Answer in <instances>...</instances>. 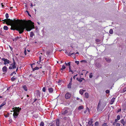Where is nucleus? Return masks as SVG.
<instances>
[{
  "label": "nucleus",
  "mask_w": 126,
  "mask_h": 126,
  "mask_svg": "<svg viewBox=\"0 0 126 126\" xmlns=\"http://www.w3.org/2000/svg\"><path fill=\"white\" fill-rule=\"evenodd\" d=\"M8 25L11 26V29L16 30L18 31L20 34L22 33L25 29L27 31H30L34 27V23L30 20L28 21L18 20L16 21V22L10 19H8Z\"/></svg>",
  "instance_id": "1"
},
{
  "label": "nucleus",
  "mask_w": 126,
  "mask_h": 126,
  "mask_svg": "<svg viewBox=\"0 0 126 126\" xmlns=\"http://www.w3.org/2000/svg\"><path fill=\"white\" fill-rule=\"evenodd\" d=\"M21 110V109H19V107L16 108L15 109V111L13 113V116L14 117L16 118L17 117L18 115L19 112Z\"/></svg>",
  "instance_id": "2"
},
{
  "label": "nucleus",
  "mask_w": 126,
  "mask_h": 126,
  "mask_svg": "<svg viewBox=\"0 0 126 126\" xmlns=\"http://www.w3.org/2000/svg\"><path fill=\"white\" fill-rule=\"evenodd\" d=\"M1 63L0 62V63H3V61L4 62V64L5 65L8 63V60L7 59H5L4 58H3L1 59Z\"/></svg>",
  "instance_id": "3"
},
{
  "label": "nucleus",
  "mask_w": 126,
  "mask_h": 126,
  "mask_svg": "<svg viewBox=\"0 0 126 126\" xmlns=\"http://www.w3.org/2000/svg\"><path fill=\"white\" fill-rule=\"evenodd\" d=\"M16 63L14 62L13 64H12L11 65V66H9V69H14L15 68H16Z\"/></svg>",
  "instance_id": "4"
},
{
  "label": "nucleus",
  "mask_w": 126,
  "mask_h": 126,
  "mask_svg": "<svg viewBox=\"0 0 126 126\" xmlns=\"http://www.w3.org/2000/svg\"><path fill=\"white\" fill-rule=\"evenodd\" d=\"M71 96V94L69 92H67L65 95V97L66 99H69Z\"/></svg>",
  "instance_id": "5"
},
{
  "label": "nucleus",
  "mask_w": 126,
  "mask_h": 126,
  "mask_svg": "<svg viewBox=\"0 0 126 126\" xmlns=\"http://www.w3.org/2000/svg\"><path fill=\"white\" fill-rule=\"evenodd\" d=\"M5 16L6 19L3 20L2 21L5 22V23L8 25V13H7L6 14Z\"/></svg>",
  "instance_id": "6"
},
{
  "label": "nucleus",
  "mask_w": 126,
  "mask_h": 126,
  "mask_svg": "<svg viewBox=\"0 0 126 126\" xmlns=\"http://www.w3.org/2000/svg\"><path fill=\"white\" fill-rule=\"evenodd\" d=\"M93 121L92 120H90L88 121V125L89 126H93L94 124H92L93 123Z\"/></svg>",
  "instance_id": "7"
},
{
  "label": "nucleus",
  "mask_w": 126,
  "mask_h": 126,
  "mask_svg": "<svg viewBox=\"0 0 126 126\" xmlns=\"http://www.w3.org/2000/svg\"><path fill=\"white\" fill-rule=\"evenodd\" d=\"M68 112V111L67 110H65L63 111V110L61 112V114L63 115H65Z\"/></svg>",
  "instance_id": "8"
},
{
  "label": "nucleus",
  "mask_w": 126,
  "mask_h": 126,
  "mask_svg": "<svg viewBox=\"0 0 126 126\" xmlns=\"http://www.w3.org/2000/svg\"><path fill=\"white\" fill-rule=\"evenodd\" d=\"M2 70L3 72L5 73L7 71V67L5 66H4L2 68Z\"/></svg>",
  "instance_id": "9"
},
{
  "label": "nucleus",
  "mask_w": 126,
  "mask_h": 126,
  "mask_svg": "<svg viewBox=\"0 0 126 126\" xmlns=\"http://www.w3.org/2000/svg\"><path fill=\"white\" fill-rule=\"evenodd\" d=\"M72 51H71L70 52H67V54L69 56H70L71 55L75 54V52H72Z\"/></svg>",
  "instance_id": "10"
},
{
  "label": "nucleus",
  "mask_w": 126,
  "mask_h": 126,
  "mask_svg": "<svg viewBox=\"0 0 126 126\" xmlns=\"http://www.w3.org/2000/svg\"><path fill=\"white\" fill-rule=\"evenodd\" d=\"M115 98H112L111 100L110 101V104H112L115 101Z\"/></svg>",
  "instance_id": "11"
},
{
  "label": "nucleus",
  "mask_w": 126,
  "mask_h": 126,
  "mask_svg": "<svg viewBox=\"0 0 126 126\" xmlns=\"http://www.w3.org/2000/svg\"><path fill=\"white\" fill-rule=\"evenodd\" d=\"M56 124L57 126H60V120L59 119L57 120L56 121Z\"/></svg>",
  "instance_id": "12"
},
{
  "label": "nucleus",
  "mask_w": 126,
  "mask_h": 126,
  "mask_svg": "<svg viewBox=\"0 0 126 126\" xmlns=\"http://www.w3.org/2000/svg\"><path fill=\"white\" fill-rule=\"evenodd\" d=\"M85 91L86 90L81 89L80 90L79 92L80 94L81 95H82L83 94V92Z\"/></svg>",
  "instance_id": "13"
},
{
  "label": "nucleus",
  "mask_w": 126,
  "mask_h": 126,
  "mask_svg": "<svg viewBox=\"0 0 126 126\" xmlns=\"http://www.w3.org/2000/svg\"><path fill=\"white\" fill-rule=\"evenodd\" d=\"M21 38V37H17L13 39V41H16L17 40L20 39Z\"/></svg>",
  "instance_id": "14"
},
{
  "label": "nucleus",
  "mask_w": 126,
  "mask_h": 126,
  "mask_svg": "<svg viewBox=\"0 0 126 126\" xmlns=\"http://www.w3.org/2000/svg\"><path fill=\"white\" fill-rule=\"evenodd\" d=\"M100 101H99V103L98 104V106H97V108L98 109H99L101 107V104L100 103Z\"/></svg>",
  "instance_id": "15"
},
{
  "label": "nucleus",
  "mask_w": 126,
  "mask_h": 126,
  "mask_svg": "<svg viewBox=\"0 0 126 126\" xmlns=\"http://www.w3.org/2000/svg\"><path fill=\"white\" fill-rule=\"evenodd\" d=\"M48 90L49 92L50 93H52V92L53 91V90L52 88H48Z\"/></svg>",
  "instance_id": "16"
},
{
  "label": "nucleus",
  "mask_w": 126,
  "mask_h": 126,
  "mask_svg": "<svg viewBox=\"0 0 126 126\" xmlns=\"http://www.w3.org/2000/svg\"><path fill=\"white\" fill-rule=\"evenodd\" d=\"M121 122L123 124V126H124L125 124V122L124 119H122L121 120Z\"/></svg>",
  "instance_id": "17"
},
{
  "label": "nucleus",
  "mask_w": 126,
  "mask_h": 126,
  "mask_svg": "<svg viewBox=\"0 0 126 126\" xmlns=\"http://www.w3.org/2000/svg\"><path fill=\"white\" fill-rule=\"evenodd\" d=\"M76 79L79 82H81L82 81V79H81L80 78H77Z\"/></svg>",
  "instance_id": "18"
},
{
  "label": "nucleus",
  "mask_w": 126,
  "mask_h": 126,
  "mask_svg": "<svg viewBox=\"0 0 126 126\" xmlns=\"http://www.w3.org/2000/svg\"><path fill=\"white\" fill-rule=\"evenodd\" d=\"M83 109V106H80L78 108V110H80L82 109Z\"/></svg>",
  "instance_id": "19"
},
{
  "label": "nucleus",
  "mask_w": 126,
  "mask_h": 126,
  "mask_svg": "<svg viewBox=\"0 0 126 126\" xmlns=\"http://www.w3.org/2000/svg\"><path fill=\"white\" fill-rule=\"evenodd\" d=\"M23 89L26 91H27V87L25 85H24L23 86Z\"/></svg>",
  "instance_id": "20"
},
{
  "label": "nucleus",
  "mask_w": 126,
  "mask_h": 126,
  "mask_svg": "<svg viewBox=\"0 0 126 126\" xmlns=\"http://www.w3.org/2000/svg\"><path fill=\"white\" fill-rule=\"evenodd\" d=\"M6 104L5 103H3L0 106V109H1V107L4 105Z\"/></svg>",
  "instance_id": "21"
},
{
  "label": "nucleus",
  "mask_w": 126,
  "mask_h": 126,
  "mask_svg": "<svg viewBox=\"0 0 126 126\" xmlns=\"http://www.w3.org/2000/svg\"><path fill=\"white\" fill-rule=\"evenodd\" d=\"M85 97L86 98H88L89 97L88 94L86 93L85 94Z\"/></svg>",
  "instance_id": "22"
},
{
  "label": "nucleus",
  "mask_w": 126,
  "mask_h": 126,
  "mask_svg": "<svg viewBox=\"0 0 126 126\" xmlns=\"http://www.w3.org/2000/svg\"><path fill=\"white\" fill-rule=\"evenodd\" d=\"M96 66L98 68L100 67L101 66V65L98 63H96Z\"/></svg>",
  "instance_id": "23"
},
{
  "label": "nucleus",
  "mask_w": 126,
  "mask_h": 126,
  "mask_svg": "<svg viewBox=\"0 0 126 126\" xmlns=\"http://www.w3.org/2000/svg\"><path fill=\"white\" fill-rule=\"evenodd\" d=\"M71 82H70L69 84L68 85V88H71Z\"/></svg>",
  "instance_id": "24"
},
{
  "label": "nucleus",
  "mask_w": 126,
  "mask_h": 126,
  "mask_svg": "<svg viewBox=\"0 0 126 126\" xmlns=\"http://www.w3.org/2000/svg\"><path fill=\"white\" fill-rule=\"evenodd\" d=\"M113 33V31L112 29H110L109 31V33L111 34H112Z\"/></svg>",
  "instance_id": "25"
},
{
  "label": "nucleus",
  "mask_w": 126,
  "mask_h": 126,
  "mask_svg": "<svg viewBox=\"0 0 126 126\" xmlns=\"http://www.w3.org/2000/svg\"><path fill=\"white\" fill-rule=\"evenodd\" d=\"M3 29L5 30H8V27L6 26H5L3 27Z\"/></svg>",
  "instance_id": "26"
},
{
  "label": "nucleus",
  "mask_w": 126,
  "mask_h": 126,
  "mask_svg": "<svg viewBox=\"0 0 126 126\" xmlns=\"http://www.w3.org/2000/svg\"><path fill=\"white\" fill-rule=\"evenodd\" d=\"M70 62H69L68 63H66V62H65V64H66V66H70Z\"/></svg>",
  "instance_id": "27"
},
{
  "label": "nucleus",
  "mask_w": 126,
  "mask_h": 126,
  "mask_svg": "<svg viewBox=\"0 0 126 126\" xmlns=\"http://www.w3.org/2000/svg\"><path fill=\"white\" fill-rule=\"evenodd\" d=\"M33 35H34V33L33 32H31L30 34V37H32Z\"/></svg>",
  "instance_id": "28"
},
{
  "label": "nucleus",
  "mask_w": 126,
  "mask_h": 126,
  "mask_svg": "<svg viewBox=\"0 0 126 126\" xmlns=\"http://www.w3.org/2000/svg\"><path fill=\"white\" fill-rule=\"evenodd\" d=\"M89 111V109L87 107L86 108V110L84 111V113H86L87 111Z\"/></svg>",
  "instance_id": "29"
},
{
  "label": "nucleus",
  "mask_w": 126,
  "mask_h": 126,
  "mask_svg": "<svg viewBox=\"0 0 126 126\" xmlns=\"http://www.w3.org/2000/svg\"><path fill=\"white\" fill-rule=\"evenodd\" d=\"M44 122H41L40 124V126H44Z\"/></svg>",
  "instance_id": "30"
},
{
  "label": "nucleus",
  "mask_w": 126,
  "mask_h": 126,
  "mask_svg": "<svg viewBox=\"0 0 126 126\" xmlns=\"http://www.w3.org/2000/svg\"><path fill=\"white\" fill-rule=\"evenodd\" d=\"M16 79V78H15L14 77H12L11 79V81H14Z\"/></svg>",
  "instance_id": "31"
},
{
  "label": "nucleus",
  "mask_w": 126,
  "mask_h": 126,
  "mask_svg": "<svg viewBox=\"0 0 126 126\" xmlns=\"http://www.w3.org/2000/svg\"><path fill=\"white\" fill-rule=\"evenodd\" d=\"M39 68L38 67L36 66L33 69V71H34L35 70L38 69Z\"/></svg>",
  "instance_id": "32"
},
{
  "label": "nucleus",
  "mask_w": 126,
  "mask_h": 126,
  "mask_svg": "<svg viewBox=\"0 0 126 126\" xmlns=\"http://www.w3.org/2000/svg\"><path fill=\"white\" fill-rule=\"evenodd\" d=\"M105 59L107 62H110L111 61V60L109 59L105 58Z\"/></svg>",
  "instance_id": "33"
},
{
  "label": "nucleus",
  "mask_w": 126,
  "mask_h": 126,
  "mask_svg": "<svg viewBox=\"0 0 126 126\" xmlns=\"http://www.w3.org/2000/svg\"><path fill=\"white\" fill-rule=\"evenodd\" d=\"M65 68V66L63 65L62 66V68L61 69V70H63V69H64Z\"/></svg>",
  "instance_id": "34"
},
{
  "label": "nucleus",
  "mask_w": 126,
  "mask_h": 126,
  "mask_svg": "<svg viewBox=\"0 0 126 126\" xmlns=\"http://www.w3.org/2000/svg\"><path fill=\"white\" fill-rule=\"evenodd\" d=\"M98 122H95V126H98Z\"/></svg>",
  "instance_id": "35"
},
{
  "label": "nucleus",
  "mask_w": 126,
  "mask_h": 126,
  "mask_svg": "<svg viewBox=\"0 0 126 126\" xmlns=\"http://www.w3.org/2000/svg\"><path fill=\"white\" fill-rule=\"evenodd\" d=\"M16 74V72L15 71H14L11 73V74L10 75L12 76L13 74Z\"/></svg>",
  "instance_id": "36"
},
{
  "label": "nucleus",
  "mask_w": 126,
  "mask_h": 126,
  "mask_svg": "<svg viewBox=\"0 0 126 126\" xmlns=\"http://www.w3.org/2000/svg\"><path fill=\"white\" fill-rule=\"evenodd\" d=\"M93 77L92 73H90L89 75V77L90 78H91Z\"/></svg>",
  "instance_id": "37"
},
{
  "label": "nucleus",
  "mask_w": 126,
  "mask_h": 126,
  "mask_svg": "<svg viewBox=\"0 0 126 126\" xmlns=\"http://www.w3.org/2000/svg\"><path fill=\"white\" fill-rule=\"evenodd\" d=\"M120 119V117L119 115H118L117 116V119L118 120H119Z\"/></svg>",
  "instance_id": "38"
},
{
  "label": "nucleus",
  "mask_w": 126,
  "mask_h": 126,
  "mask_svg": "<svg viewBox=\"0 0 126 126\" xmlns=\"http://www.w3.org/2000/svg\"><path fill=\"white\" fill-rule=\"evenodd\" d=\"M42 91L43 92H45L46 91V88L45 87H44L42 89Z\"/></svg>",
  "instance_id": "39"
},
{
  "label": "nucleus",
  "mask_w": 126,
  "mask_h": 126,
  "mask_svg": "<svg viewBox=\"0 0 126 126\" xmlns=\"http://www.w3.org/2000/svg\"><path fill=\"white\" fill-rule=\"evenodd\" d=\"M102 126H108L107 123H104L102 125Z\"/></svg>",
  "instance_id": "40"
},
{
  "label": "nucleus",
  "mask_w": 126,
  "mask_h": 126,
  "mask_svg": "<svg viewBox=\"0 0 126 126\" xmlns=\"http://www.w3.org/2000/svg\"><path fill=\"white\" fill-rule=\"evenodd\" d=\"M87 61L85 60H83L81 61V62H83L84 63H87Z\"/></svg>",
  "instance_id": "41"
},
{
  "label": "nucleus",
  "mask_w": 126,
  "mask_h": 126,
  "mask_svg": "<svg viewBox=\"0 0 126 126\" xmlns=\"http://www.w3.org/2000/svg\"><path fill=\"white\" fill-rule=\"evenodd\" d=\"M106 92L107 94H108L110 92V91L108 90H107L106 91Z\"/></svg>",
  "instance_id": "42"
},
{
  "label": "nucleus",
  "mask_w": 126,
  "mask_h": 126,
  "mask_svg": "<svg viewBox=\"0 0 126 126\" xmlns=\"http://www.w3.org/2000/svg\"><path fill=\"white\" fill-rule=\"evenodd\" d=\"M37 93H38V95H39L40 96V92H39V91L38 90H37Z\"/></svg>",
  "instance_id": "43"
},
{
  "label": "nucleus",
  "mask_w": 126,
  "mask_h": 126,
  "mask_svg": "<svg viewBox=\"0 0 126 126\" xmlns=\"http://www.w3.org/2000/svg\"><path fill=\"white\" fill-rule=\"evenodd\" d=\"M75 63H76L77 64H78L79 63V61H76L75 62Z\"/></svg>",
  "instance_id": "44"
},
{
  "label": "nucleus",
  "mask_w": 126,
  "mask_h": 126,
  "mask_svg": "<svg viewBox=\"0 0 126 126\" xmlns=\"http://www.w3.org/2000/svg\"><path fill=\"white\" fill-rule=\"evenodd\" d=\"M69 72H72L73 71H72L71 70V67H70V66H69Z\"/></svg>",
  "instance_id": "45"
},
{
  "label": "nucleus",
  "mask_w": 126,
  "mask_h": 126,
  "mask_svg": "<svg viewBox=\"0 0 126 126\" xmlns=\"http://www.w3.org/2000/svg\"><path fill=\"white\" fill-rule=\"evenodd\" d=\"M96 41L97 42H99L100 41V40L98 39H96Z\"/></svg>",
  "instance_id": "46"
},
{
  "label": "nucleus",
  "mask_w": 126,
  "mask_h": 126,
  "mask_svg": "<svg viewBox=\"0 0 126 126\" xmlns=\"http://www.w3.org/2000/svg\"><path fill=\"white\" fill-rule=\"evenodd\" d=\"M115 126H120V124L119 123H117Z\"/></svg>",
  "instance_id": "47"
},
{
  "label": "nucleus",
  "mask_w": 126,
  "mask_h": 126,
  "mask_svg": "<svg viewBox=\"0 0 126 126\" xmlns=\"http://www.w3.org/2000/svg\"><path fill=\"white\" fill-rule=\"evenodd\" d=\"M123 91L124 92L126 91V88H124L123 89Z\"/></svg>",
  "instance_id": "48"
},
{
  "label": "nucleus",
  "mask_w": 126,
  "mask_h": 126,
  "mask_svg": "<svg viewBox=\"0 0 126 126\" xmlns=\"http://www.w3.org/2000/svg\"><path fill=\"white\" fill-rule=\"evenodd\" d=\"M26 12H27V13H28V15L30 16H31V15L30 14H29V12L27 11H26Z\"/></svg>",
  "instance_id": "49"
},
{
  "label": "nucleus",
  "mask_w": 126,
  "mask_h": 126,
  "mask_svg": "<svg viewBox=\"0 0 126 126\" xmlns=\"http://www.w3.org/2000/svg\"><path fill=\"white\" fill-rule=\"evenodd\" d=\"M9 47L10 48L11 51H12L13 48L12 47H11L10 46H9Z\"/></svg>",
  "instance_id": "50"
},
{
  "label": "nucleus",
  "mask_w": 126,
  "mask_h": 126,
  "mask_svg": "<svg viewBox=\"0 0 126 126\" xmlns=\"http://www.w3.org/2000/svg\"><path fill=\"white\" fill-rule=\"evenodd\" d=\"M4 116L6 117H8V113H7V114L6 115H5Z\"/></svg>",
  "instance_id": "51"
},
{
  "label": "nucleus",
  "mask_w": 126,
  "mask_h": 126,
  "mask_svg": "<svg viewBox=\"0 0 126 126\" xmlns=\"http://www.w3.org/2000/svg\"><path fill=\"white\" fill-rule=\"evenodd\" d=\"M24 53L25 54V55H26V50L25 49V50L24 51Z\"/></svg>",
  "instance_id": "52"
},
{
  "label": "nucleus",
  "mask_w": 126,
  "mask_h": 126,
  "mask_svg": "<svg viewBox=\"0 0 126 126\" xmlns=\"http://www.w3.org/2000/svg\"><path fill=\"white\" fill-rule=\"evenodd\" d=\"M121 110V109H119L118 110L117 112H119Z\"/></svg>",
  "instance_id": "53"
},
{
  "label": "nucleus",
  "mask_w": 126,
  "mask_h": 126,
  "mask_svg": "<svg viewBox=\"0 0 126 126\" xmlns=\"http://www.w3.org/2000/svg\"><path fill=\"white\" fill-rule=\"evenodd\" d=\"M63 119L64 120H66L67 118L66 117H65L63 118Z\"/></svg>",
  "instance_id": "54"
},
{
  "label": "nucleus",
  "mask_w": 126,
  "mask_h": 126,
  "mask_svg": "<svg viewBox=\"0 0 126 126\" xmlns=\"http://www.w3.org/2000/svg\"><path fill=\"white\" fill-rule=\"evenodd\" d=\"M118 120L117 119H116L115 120V122L116 123Z\"/></svg>",
  "instance_id": "55"
},
{
  "label": "nucleus",
  "mask_w": 126,
  "mask_h": 126,
  "mask_svg": "<svg viewBox=\"0 0 126 126\" xmlns=\"http://www.w3.org/2000/svg\"><path fill=\"white\" fill-rule=\"evenodd\" d=\"M37 100V99L36 98H35L34 99V101H33V102H35Z\"/></svg>",
  "instance_id": "56"
},
{
  "label": "nucleus",
  "mask_w": 126,
  "mask_h": 126,
  "mask_svg": "<svg viewBox=\"0 0 126 126\" xmlns=\"http://www.w3.org/2000/svg\"><path fill=\"white\" fill-rule=\"evenodd\" d=\"M50 126H54V124H51Z\"/></svg>",
  "instance_id": "57"
},
{
  "label": "nucleus",
  "mask_w": 126,
  "mask_h": 126,
  "mask_svg": "<svg viewBox=\"0 0 126 126\" xmlns=\"http://www.w3.org/2000/svg\"><path fill=\"white\" fill-rule=\"evenodd\" d=\"M116 123L115 122H114L113 124V125H115V124H116Z\"/></svg>",
  "instance_id": "58"
},
{
  "label": "nucleus",
  "mask_w": 126,
  "mask_h": 126,
  "mask_svg": "<svg viewBox=\"0 0 126 126\" xmlns=\"http://www.w3.org/2000/svg\"><path fill=\"white\" fill-rule=\"evenodd\" d=\"M81 79H82V80H85V79L83 78H80Z\"/></svg>",
  "instance_id": "59"
},
{
  "label": "nucleus",
  "mask_w": 126,
  "mask_h": 126,
  "mask_svg": "<svg viewBox=\"0 0 126 126\" xmlns=\"http://www.w3.org/2000/svg\"><path fill=\"white\" fill-rule=\"evenodd\" d=\"M72 78H71V79L70 80V82H71H71H72Z\"/></svg>",
  "instance_id": "60"
},
{
  "label": "nucleus",
  "mask_w": 126,
  "mask_h": 126,
  "mask_svg": "<svg viewBox=\"0 0 126 126\" xmlns=\"http://www.w3.org/2000/svg\"><path fill=\"white\" fill-rule=\"evenodd\" d=\"M30 6L31 7H32V6H33L32 4V3H31V4Z\"/></svg>",
  "instance_id": "61"
},
{
  "label": "nucleus",
  "mask_w": 126,
  "mask_h": 126,
  "mask_svg": "<svg viewBox=\"0 0 126 126\" xmlns=\"http://www.w3.org/2000/svg\"><path fill=\"white\" fill-rule=\"evenodd\" d=\"M1 5H2V7H3L4 6L3 5V3H1Z\"/></svg>",
  "instance_id": "62"
},
{
  "label": "nucleus",
  "mask_w": 126,
  "mask_h": 126,
  "mask_svg": "<svg viewBox=\"0 0 126 126\" xmlns=\"http://www.w3.org/2000/svg\"><path fill=\"white\" fill-rule=\"evenodd\" d=\"M75 77H75V76H74L73 77V78L74 79H75Z\"/></svg>",
  "instance_id": "63"
},
{
  "label": "nucleus",
  "mask_w": 126,
  "mask_h": 126,
  "mask_svg": "<svg viewBox=\"0 0 126 126\" xmlns=\"http://www.w3.org/2000/svg\"><path fill=\"white\" fill-rule=\"evenodd\" d=\"M32 74H31V75H30L29 76V77H30L32 76Z\"/></svg>",
  "instance_id": "64"
}]
</instances>
